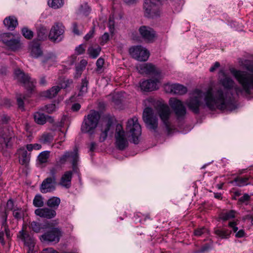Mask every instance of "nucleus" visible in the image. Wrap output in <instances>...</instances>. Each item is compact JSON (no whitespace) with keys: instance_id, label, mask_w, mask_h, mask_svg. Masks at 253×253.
Here are the masks:
<instances>
[{"instance_id":"7","label":"nucleus","mask_w":253,"mask_h":253,"mask_svg":"<svg viewBox=\"0 0 253 253\" xmlns=\"http://www.w3.org/2000/svg\"><path fill=\"white\" fill-rule=\"evenodd\" d=\"M115 138L116 146L119 150H123L128 146V142L126 133L123 130L122 126L120 124L116 126Z\"/></svg>"},{"instance_id":"10","label":"nucleus","mask_w":253,"mask_h":253,"mask_svg":"<svg viewBox=\"0 0 253 253\" xmlns=\"http://www.w3.org/2000/svg\"><path fill=\"white\" fill-rule=\"evenodd\" d=\"M114 118L110 116H106L103 122L101 129V133L99 137V141L102 142L106 139L108 133H113Z\"/></svg>"},{"instance_id":"30","label":"nucleus","mask_w":253,"mask_h":253,"mask_svg":"<svg viewBox=\"0 0 253 253\" xmlns=\"http://www.w3.org/2000/svg\"><path fill=\"white\" fill-rule=\"evenodd\" d=\"M48 33V29L46 27L41 25L37 28V35L40 40L46 39Z\"/></svg>"},{"instance_id":"21","label":"nucleus","mask_w":253,"mask_h":253,"mask_svg":"<svg viewBox=\"0 0 253 253\" xmlns=\"http://www.w3.org/2000/svg\"><path fill=\"white\" fill-rule=\"evenodd\" d=\"M16 155L18 157L19 163L21 165L27 166L29 164L31 153H28L25 148L21 147L18 149Z\"/></svg>"},{"instance_id":"23","label":"nucleus","mask_w":253,"mask_h":253,"mask_svg":"<svg viewBox=\"0 0 253 253\" xmlns=\"http://www.w3.org/2000/svg\"><path fill=\"white\" fill-rule=\"evenodd\" d=\"M35 213L41 217L51 219L56 215V211L54 210L47 208L37 209L35 211Z\"/></svg>"},{"instance_id":"63","label":"nucleus","mask_w":253,"mask_h":253,"mask_svg":"<svg viewBox=\"0 0 253 253\" xmlns=\"http://www.w3.org/2000/svg\"><path fill=\"white\" fill-rule=\"evenodd\" d=\"M9 120L10 118L8 116L5 115H3L1 117V122L3 124H6L9 121Z\"/></svg>"},{"instance_id":"44","label":"nucleus","mask_w":253,"mask_h":253,"mask_svg":"<svg viewBox=\"0 0 253 253\" xmlns=\"http://www.w3.org/2000/svg\"><path fill=\"white\" fill-rule=\"evenodd\" d=\"M57 108L58 107L55 104H49L44 106L42 110L45 111L48 114H52V113L55 112Z\"/></svg>"},{"instance_id":"4","label":"nucleus","mask_w":253,"mask_h":253,"mask_svg":"<svg viewBox=\"0 0 253 253\" xmlns=\"http://www.w3.org/2000/svg\"><path fill=\"white\" fill-rule=\"evenodd\" d=\"M162 0H144L143 10L144 16L153 18L160 16Z\"/></svg>"},{"instance_id":"41","label":"nucleus","mask_w":253,"mask_h":253,"mask_svg":"<svg viewBox=\"0 0 253 253\" xmlns=\"http://www.w3.org/2000/svg\"><path fill=\"white\" fill-rule=\"evenodd\" d=\"M53 139V135L49 133L43 134L40 139L41 141L43 144L50 143Z\"/></svg>"},{"instance_id":"39","label":"nucleus","mask_w":253,"mask_h":253,"mask_svg":"<svg viewBox=\"0 0 253 253\" xmlns=\"http://www.w3.org/2000/svg\"><path fill=\"white\" fill-rule=\"evenodd\" d=\"M48 4L54 9H58L63 5L64 1L63 0H48Z\"/></svg>"},{"instance_id":"29","label":"nucleus","mask_w":253,"mask_h":253,"mask_svg":"<svg viewBox=\"0 0 253 253\" xmlns=\"http://www.w3.org/2000/svg\"><path fill=\"white\" fill-rule=\"evenodd\" d=\"M87 62L85 59H82L76 67V74L75 77L79 78L82 75L83 71L85 69Z\"/></svg>"},{"instance_id":"50","label":"nucleus","mask_w":253,"mask_h":253,"mask_svg":"<svg viewBox=\"0 0 253 253\" xmlns=\"http://www.w3.org/2000/svg\"><path fill=\"white\" fill-rule=\"evenodd\" d=\"M73 32L77 35H80L82 34V30L78 26L77 23H73Z\"/></svg>"},{"instance_id":"22","label":"nucleus","mask_w":253,"mask_h":253,"mask_svg":"<svg viewBox=\"0 0 253 253\" xmlns=\"http://www.w3.org/2000/svg\"><path fill=\"white\" fill-rule=\"evenodd\" d=\"M165 89L167 92L177 95L184 94L187 91V88L185 86L178 84L166 85Z\"/></svg>"},{"instance_id":"24","label":"nucleus","mask_w":253,"mask_h":253,"mask_svg":"<svg viewBox=\"0 0 253 253\" xmlns=\"http://www.w3.org/2000/svg\"><path fill=\"white\" fill-rule=\"evenodd\" d=\"M6 219L7 215L5 214L4 215V220L2 223L1 231H0V242L2 245L5 244L4 240V235H6L7 239H9L11 236L10 230L7 224Z\"/></svg>"},{"instance_id":"40","label":"nucleus","mask_w":253,"mask_h":253,"mask_svg":"<svg viewBox=\"0 0 253 253\" xmlns=\"http://www.w3.org/2000/svg\"><path fill=\"white\" fill-rule=\"evenodd\" d=\"M30 227L36 233L40 232L41 230L43 229V227L41 224L36 221L31 222L30 224Z\"/></svg>"},{"instance_id":"26","label":"nucleus","mask_w":253,"mask_h":253,"mask_svg":"<svg viewBox=\"0 0 253 253\" xmlns=\"http://www.w3.org/2000/svg\"><path fill=\"white\" fill-rule=\"evenodd\" d=\"M3 24L9 30H13L18 25L17 19L14 16L6 17L3 20Z\"/></svg>"},{"instance_id":"20","label":"nucleus","mask_w":253,"mask_h":253,"mask_svg":"<svg viewBox=\"0 0 253 253\" xmlns=\"http://www.w3.org/2000/svg\"><path fill=\"white\" fill-rule=\"evenodd\" d=\"M56 178L47 177L42 182L41 186V191L42 193H46L53 191L55 189Z\"/></svg>"},{"instance_id":"5","label":"nucleus","mask_w":253,"mask_h":253,"mask_svg":"<svg viewBox=\"0 0 253 253\" xmlns=\"http://www.w3.org/2000/svg\"><path fill=\"white\" fill-rule=\"evenodd\" d=\"M158 114L163 125L169 134L173 129L174 126L171 120V111L166 104H161L157 108Z\"/></svg>"},{"instance_id":"28","label":"nucleus","mask_w":253,"mask_h":253,"mask_svg":"<svg viewBox=\"0 0 253 253\" xmlns=\"http://www.w3.org/2000/svg\"><path fill=\"white\" fill-rule=\"evenodd\" d=\"M35 122L40 125H43L46 123V115L40 112H35L33 114Z\"/></svg>"},{"instance_id":"43","label":"nucleus","mask_w":253,"mask_h":253,"mask_svg":"<svg viewBox=\"0 0 253 253\" xmlns=\"http://www.w3.org/2000/svg\"><path fill=\"white\" fill-rule=\"evenodd\" d=\"M49 152L48 151H43L38 156V160L40 163H45L47 161L49 158Z\"/></svg>"},{"instance_id":"25","label":"nucleus","mask_w":253,"mask_h":253,"mask_svg":"<svg viewBox=\"0 0 253 253\" xmlns=\"http://www.w3.org/2000/svg\"><path fill=\"white\" fill-rule=\"evenodd\" d=\"M73 172H74L71 170L65 171L61 178L59 184L66 188H70L71 185Z\"/></svg>"},{"instance_id":"56","label":"nucleus","mask_w":253,"mask_h":253,"mask_svg":"<svg viewBox=\"0 0 253 253\" xmlns=\"http://www.w3.org/2000/svg\"><path fill=\"white\" fill-rule=\"evenodd\" d=\"M13 215L14 217L17 219H20L22 217V214L21 210H14L13 211Z\"/></svg>"},{"instance_id":"11","label":"nucleus","mask_w":253,"mask_h":253,"mask_svg":"<svg viewBox=\"0 0 253 253\" xmlns=\"http://www.w3.org/2000/svg\"><path fill=\"white\" fill-rule=\"evenodd\" d=\"M153 110L151 108H146L143 113V119L149 129L155 131L158 127V119L153 116Z\"/></svg>"},{"instance_id":"8","label":"nucleus","mask_w":253,"mask_h":253,"mask_svg":"<svg viewBox=\"0 0 253 253\" xmlns=\"http://www.w3.org/2000/svg\"><path fill=\"white\" fill-rule=\"evenodd\" d=\"M79 157L77 149L71 152H66L59 159V162L60 164H64L68 160H70L72 165V169L74 173H79V169L78 167V162Z\"/></svg>"},{"instance_id":"62","label":"nucleus","mask_w":253,"mask_h":253,"mask_svg":"<svg viewBox=\"0 0 253 253\" xmlns=\"http://www.w3.org/2000/svg\"><path fill=\"white\" fill-rule=\"evenodd\" d=\"M245 231L243 229H241L238 231L235 234V236L237 238H242L245 236Z\"/></svg>"},{"instance_id":"3","label":"nucleus","mask_w":253,"mask_h":253,"mask_svg":"<svg viewBox=\"0 0 253 253\" xmlns=\"http://www.w3.org/2000/svg\"><path fill=\"white\" fill-rule=\"evenodd\" d=\"M15 135L13 128L10 126L0 127V146L2 153L6 152L7 149L12 147Z\"/></svg>"},{"instance_id":"59","label":"nucleus","mask_w":253,"mask_h":253,"mask_svg":"<svg viewBox=\"0 0 253 253\" xmlns=\"http://www.w3.org/2000/svg\"><path fill=\"white\" fill-rule=\"evenodd\" d=\"M211 249V246L209 244H205L204 245L200 250L198 252V253H203L204 252L208 251Z\"/></svg>"},{"instance_id":"54","label":"nucleus","mask_w":253,"mask_h":253,"mask_svg":"<svg viewBox=\"0 0 253 253\" xmlns=\"http://www.w3.org/2000/svg\"><path fill=\"white\" fill-rule=\"evenodd\" d=\"M104 63V60L102 58H99L96 61V64L97 66V70L98 71L100 70L103 67Z\"/></svg>"},{"instance_id":"55","label":"nucleus","mask_w":253,"mask_h":253,"mask_svg":"<svg viewBox=\"0 0 253 253\" xmlns=\"http://www.w3.org/2000/svg\"><path fill=\"white\" fill-rule=\"evenodd\" d=\"M75 50L78 54H81L84 53L85 48H84L83 44H80L76 48Z\"/></svg>"},{"instance_id":"13","label":"nucleus","mask_w":253,"mask_h":253,"mask_svg":"<svg viewBox=\"0 0 253 253\" xmlns=\"http://www.w3.org/2000/svg\"><path fill=\"white\" fill-rule=\"evenodd\" d=\"M62 236V232L58 228H52L49 230L42 234L40 238L42 242L57 243L59 241Z\"/></svg>"},{"instance_id":"17","label":"nucleus","mask_w":253,"mask_h":253,"mask_svg":"<svg viewBox=\"0 0 253 253\" xmlns=\"http://www.w3.org/2000/svg\"><path fill=\"white\" fill-rule=\"evenodd\" d=\"M17 237L23 241L28 248V253H32L35 245V240L24 229V227L19 232Z\"/></svg>"},{"instance_id":"38","label":"nucleus","mask_w":253,"mask_h":253,"mask_svg":"<svg viewBox=\"0 0 253 253\" xmlns=\"http://www.w3.org/2000/svg\"><path fill=\"white\" fill-rule=\"evenodd\" d=\"M101 51V47L97 46L96 48L89 47L87 49V52L89 56L92 58H96L99 55Z\"/></svg>"},{"instance_id":"31","label":"nucleus","mask_w":253,"mask_h":253,"mask_svg":"<svg viewBox=\"0 0 253 253\" xmlns=\"http://www.w3.org/2000/svg\"><path fill=\"white\" fill-rule=\"evenodd\" d=\"M236 213V211L234 210L223 211L219 214V218L223 221L228 220L234 218Z\"/></svg>"},{"instance_id":"58","label":"nucleus","mask_w":253,"mask_h":253,"mask_svg":"<svg viewBox=\"0 0 253 253\" xmlns=\"http://www.w3.org/2000/svg\"><path fill=\"white\" fill-rule=\"evenodd\" d=\"M228 225L230 228H232L234 232H237L238 228L236 226V223L235 222H230L228 224Z\"/></svg>"},{"instance_id":"36","label":"nucleus","mask_w":253,"mask_h":253,"mask_svg":"<svg viewBox=\"0 0 253 253\" xmlns=\"http://www.w3.org/2000/svg\"><path fill=\"white\" fill-rule=\"evenodd\" d=\"M60 203V198L56 197H53L49 199L46 202V205L48 207L57 209Z\"/></svg>"},{"instance_id":"15","label":"nucleus","mask_w":253,"mask_h":253,"mask_svg":"<svg viewBox=\"0 0 253 253\" xmlns=\"http://www.w3.org/2000/svg\"><path fill=\"white\" fill-rule=\"evenodd\" d=\"M169 104L178 119L182 118L185 115L186 108L180 100L175 98H170L169 100Z\"/></svg>"},{"instance_id":"37","label":"nucleus","mask_w":253,"mask_h":253,"mask_svg":"<svg viewBox=\"0 0 253 253\" xmlns=\"http://www.w3.org/2000/svg\"><path fill=\"white\" fill-rule=\"evenodd\" d=\"M60 87L59 86H54L50 89L47 90L44 94V96L46 97L51 98L54 97L58 92L60 91Z\"/></svg>"},{"instance_id":"61","label":"nucleus","mask_w":253,"mask_h":253,"mask_svg":"<svg viewBox=\"0 0 253 253\" xmlns=\"http://www.w3.org/2000/svg\"><path fill=\"white\" fill-rule=\"evenodd\" d=\"M81 107V105L79 103H74L71 107V110L73 111L76 112L80 109Z\"/></svg>"},{"instance_id":"51","label":"nucleus","mask_w":253,"mask_h":253,"mask_svg":"<svg viewBox=\"0 0 253 253\" xmlns=\"http://www.w3.org/2000/svg\"><path fill=\"white\" fill-rule=\"evenodd\" d=\"M56 58V56L54 54L50 53L44 57L43 62L46 63L48 61H55Z\"/></svg>"},{"instance_id":"42","label":"nucleus","mask_w":253,"mask_h":253,"mask_svg":"<svg viewBox=\"0 0 253 253\" xmlns=\"http://www.w3.org/2000/svg\"><path fill=\"white\" fill-rule=\"evenodd\" d=\"M13 35L11 33H0V41L2 42L5 45L7 43L8 41L12 38Z\"/></svg>"},{"instance_id":"6","label":"nucleus","mask_w":253,"mask_h":253,"mask_svg":"<svg viewBox=\"0 0 253 253\" xmlns=\"http://www.w3.org/2000/svg\"><path fill=\"white\" fill-rule=\"evenodd\" d=\"M126 130L131 135L132 142L137 144L141 134V127L138 122L137 118L134 117L128 120Z\"/></svg>"},{"instance_id":"16","label":"nucleus","mask_w":253,"mask_h":253,"mask_svg":"<svg viewBox=\"0 0 253 253\" xmlns=\"http://www.w3.org/2000/svg\"><path fill=\"white\" fill-rule=\"evenodd\" d=\"M64 32V27L62 23L57 22L51 27L49 38L53 42H60Z\"/></svg>"},{"instance_id":"49","label":"nucleus","mask_w":253,"mask_h":253,"mask_svg":"<svg viewBox=\"0 0 253 253\" xmlns=\"http://www.w3.org/2000/svg\"><path fill=\"white\" fill-rule=\"evenodd\" d=\"M73 84V80L68 79H64L60 84V88H66L70 86Z\"/></svg>"},{"instance_id":"57","label":"nucleus","mask_w":253,"mask_h":253,"mask_svg":"<svg viewBox=\"0 0 253 253\" xmlns=\"http://www.w3.org/2000/svg\"><path fill=\"white\" fill-rule=\"evenodd\" d=\"M94 33V29H91L84 37V39L85 41H88L93 37Z\"/></svg>"},{"instance_id":"45","label":"nucleus","mask_w":253,"mask_h":253,"mask_svg":"<svg viewBox=\"0 0 253 253\" xmlns=\"http://www.w3.org/2000/svg\"><path fill=\"white\" fill-rule=\"evenodd\" d=\"M33 205L36 207H41L44 205L42 197L40 195H36L33 200Z\"/></svg>"},{"instance_id":"52","label":"nucleus","mask_w":253,"mask_h":253,"mask_svg":"<svg viewBox=\"0 0 253 253\" xmlns=\"http://www.w3.org/2000/svg\"><path fill=\"white\" fill-rule=\"evenodd\" d=\"M250 199V196L248 194H244L243 196L240 197L238 200V202L240 204L245 203L249 201Z\"/></svg>"},{"instance_id":"34","label":"nucleus","mask_w":253,"mask_h":253,"mask_svg":"<svg viewBox=\"0 0 253 253\" xmlns=\"http://www.w3.org/2000/svg\"><path fill=\"white\" fill-rule=\"evenodd\" d=\"M88 81L86 78L82 80L81 85L79 88V92L78 94V96H83L87 91V86Z\"/></svg>"},{"instance_id":"1","label":"nucleus","mask_w":253,"mask_h":253,"mask_svg":"<svg viewBox=\"0 0 253 253\" xmlns=\"http://www.w3.org/2000/svg\"><path fill=\"white\" fill-rule=\"evenodd\" d=\"M230 72L240 86L236 84L230 77L225 76L219 81L220 85L210 87L205 93L195 89L186 102L189 109L195 114L199 113L201 100L204 97L205 104L210 110H234L235 105L232 90L234 89L238 96L248 97L253 90V72L249 73L233 68L230 69Z\"/></svg>"},{"instance_id":"12","label":"nucleus","mask_w":253,"mask_h":253,"mask_svg":"<svg viewBox=\"0 0 253 253\" xmlns=\"http://www.w3.org/2000/svg\"><path fill=\"white\" fill-rule=\"evenodd\" d=\"M129 53L134 59L140 61H145L149 56V52L141 45H137L129 48Z\"/></svg>"},{"instance_id":"64","label":"nucleus","mask_w":253,"mask_h":253,"mask_svg":"<svg viewBox=\"0 0 253 253\" xmlns=\"http://www.w3.org/2000/svg\"><path fill=\"white\" fill-rule=\"evenodd\" d=\"M96 146H97V144L95 142H91L90 144H89V151L90 152H93L95 150Z\"/></svg>"},{"instance_id":"19","label":"nucleus","mask_w":253,"mask_h":253,"mask_svg":"<svg viewBox=\"0 0 253 253\" xmlns=\"http://www.w3.org/2000/svg\"><path fill=\"white\" fill-rule=\"evenodd\" d=\"M162 77H155L153 79H149L143 81L140 84L141 89L144 91H151L158 89V84Z\"/></svg>"},{"instance_id":"32","label":"nucleus","mask_w":253,"mask_h":253,"mask_svg":"<svg viewBox=\"0 0 253 253\" xmlns=\"http://www.w3.org/2000/svg\"><path fill=\"white\" fill-rule=\"evenodd\" d=\"M42 52L40 46L38 43H33L31 47V55L35 58H38L42 55Z\"/></svg>"},{"instance_id":"9","label":"nucleus","mask_w":253,"mask_h":253,"mask_svg":"<svg viewBox=\"0 0 253 253\" xmlns=\"http://www.w3.org/2000/svg\"><path fill=\"white\" fill-rule=\"evenodd\" d=\"M14 78L18 82L23 84L29 92H32L35 82L31 78L28 74H25L20 69H17L14 72Z\"/></svg>"},{"instance_id":"18","label":"nucleus","mask_w":253,"mask_h":253,"mask_svg":"<svg viewBox=\"0 0 253 253\" xmlns=\"http://www.w3.org/2000/svg\"><path fill=\"white\" fill-rule=\"evenodd\" d=\"M139 33L146 42H153L157 37L156 32L149 26H140L139 28Z\"/></svg>"},{"instance_id":"27","label":"nucleus","mask_w":253,"mask_h":253,"mask_svg":"<svg viewBox=\"0 0 253 253\" xmlns=\"http://www.w3.org/2000/svg\"><path fill=\"white\" fill-rule=\"evenodd\" d=\"M6 46L10 49L15 51L21 47V43L18 38H15L13 35L12 38L9 39Z\"/></svg>"},{"instance_id":"35","label":"nucleus","mask_w":253,"mask_h":253,"mask_svg":"<svg viewBox=\"0 0 253 253\" xmlns=\"http://www.w3.org/2000/svg\"><path fill=\"white\" fill-rule=\"evenodd\" d=\"M250 177L245 176V177H237L234 179L233 181L230 182L231 183H233L234 182H236V185L241 187L245 185H247L248 184L247 181L249 179Z\"/></svg>"},{"instance_id":"47","label":"nucleus","mask_w":253,"mask_h":253,"mask_svg":"<svg viewBox=\"0 0 253 253\" xmlns=\"http://www.w3.org/2000/svg\"><path fill=\"white\" fill-rule=\"evenodd\" d=\"M90 7L87 5V3H84L83 5H82L80 7V8L79 9V11L81 13L84 15H88L89 13L90 12Z\"/></svg>"},{"instance_id":"33","label":"nucleus","mask_w":253,"mask_h":253,"mask_svg":"<svg viewBox=\"0 0 253 253\" xmlns=\"http://www.w3.org/2000/svg\"><path fill=\"white\" fill-rule=\"evenodd\" d=\"M215 234L222 239H228L231 233V231L227 229H217L214 230Z\"/></svg>"},{"instance_id":"53","label":"nucleus","mask_w":253,"mask_h":253,"mask_svg":"<svg viewBox=\"0 0 253 253\" xmlns=\"http://www.w3.org/2000/svg\"><path fill=\"white\" fill-rule=\"evenodd\" d=\"M207 231V229L204 227L197 229L194 231V234L197 236H200Z\"/></svg>"},{"instance_id":"14","label":"nucleus","mask_w":253,"mask_h":253,"mask_svg":"<svg viewBox=\"0 0 253 253\" xmlns=\"http://www.w3.org/2000/svg\"><path fill=\"white\" fill-rule=\"evenodd\" d=\"M137 69L141 74L150 75L154 77H162L160 70L151 63H143L140 65Z\"/></svg>"},{"instance_id":"60","label":"nucleus","mask_w":253,"mask_h":253,"mask_svg":"<svg viewBox=\"0 0 253 253\" xmlns=\"http://www.w3.org/2000/svg\"><path fill=\"white\" fill-rule=\"evenodd\" d=\"M14 207L13 202L11 200H9L6 204V209L8 210H12Z\"/></svg>"},{"instance_id":"2","label":"nucleus","mask_w":253,"mask_h":253,"mask_svg":"<svg viewBox=\"0 0 253 253\" xmlns=\"http://www.w3.org/2000/svg\"><path fill=\"white\" fill-rule=\"evenodd\" d=\"M100 115L98 112L91 110L89 114L85 116L81 126V131L90 134L93 133L96 128Z\"/></svg>"},{"instance_id":"48","label":"nucleus","mask_w":253,"mask_h":253,"mask_svg":"<svg viewBox=\"0 0 253 253\" xmlns=\"http://www.w3.org/2000/svg\"><path fill=\"white\" fill-rule=\"evenodd\" d=\"M25 96H23L22 94H17L16 96L18 108L22 111L24 110L23 99H25Z\"/></svg>"},{"instance_id":"46","label":"nucleus","mask_w":253,"mask_h":253,"mask_svg":"<svg viewBox=\"0 0 253 253\" xmlns=\"http://www.w3.org/2000/svg\"><path fill=\"white\" fill-rule=\"evenodd\" d=\"M22 33L23 36L27 39H31L33 37L34 33L33 31L26 27L22 29Z\"/></svg>"}]
</instances>
